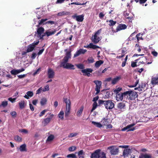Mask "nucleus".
I'll use <instances>...</instances> for the list:
<instances>
[{"label":"nucleus","instance_id":"nucleus-39","mask_svg":"<svg viewBox=\"0 0 158 158\" xmlns=\"http://www.w3.org/2000/svg\"><path fill=\"white\" fill-rule=\"evenodd\" d=\"M102 124L104 125H106L108 124L109 123L108 121V119L105 118H103L101 121Z\"/></svg>","mask_w":158,"mask_h":158},{"label":"nucleus","instance_id":"nucleus-53","mask_svg":"<svg viewBox=\"0 0 158 158\" xmlns=\"http://www.w3.org/2000/svg\"><path fill=\"white\" fill-rule=\"evenodd\" d=\"M76 147L75 146H72L69 148V150L70 152L74 151L76 150Z\"/></svg>","mask_w":158,"mask_h":158},{"label":"nucleus","instance_id":"nucleus-43","mask_svg":"<svg viewBox=\"0 0 158 158\" xmlns=\"http://www.w3.org/2000/svg\"><path fill=\"white\" fill-rule=\"evenodd\" d=\"M76 65L78 69H83L84 68V65L83 64H77Z\"/></svg>","mask_w":158,"mask_h":158},{"label":"nucleus","instance_id":"nucleus-49","mask_svg":"<svg viewBox=\"0 0 158 158\" xmlns=\"http://www.w3.org/2000/svg\"><path fill=\"white\" fill-rule=\"evenodd\" d=\"M27 94L30 97H31L33 95V93L32 91H28L27 93Z\"/></svg>","mask_w":158,"mask_h":158},{"label":"nucleus","instance_id":"nucleus-42","mask_svg":"<svg viewBox=\"0 0 158 158\" xmlns=\"http://www.w3.org/2000/svg\"><path fill=\"white\" fill-rule=\"evenodd\" d=\"M84 155L85 153L83 150H81L78 153V155L79 157L80 156H84Z\"/></svg>","mask_w":158,"mask_h":158},{"label":"nucleus","instance_id":"nucleus-16","mask_svg":"<svg viewBox=\"0 0 158 158\" xmlns=\"http://www.w3.org/2000/svg\"><path fill=\"white\" fill-rule=\"evenodd\" d=\"M44 29L42 27H40L37 29L36 34L38 35L40 38L42 34L44 33Z\"/></svg>","mask_w":158,"mask_h":158},{"label":"nucleus","instance_id":"nucleus-22","mask_svg":"<svg viewBox=\"0 0 158 158\" xmlns=\"http://www.w3.org/2000/svg\"><path fill=\"white\" fill-rule=\"evenodd\" d=\"M69 59L68 58L64 56L63 60V61L61 62L60 64V67H62L63 65H64L68 63V62Z\"/></svg>","mask_w":158,"mask_h":158},{"label":"nucleus","instance_id":"nucleus-62","mask_svg":"<svg viewBox=\"0 0 158 158\" xmlns=\"http://www.w3.org/2000/svg\"><path fill=\"white\" fill-rule=\"evenodd\" d=\"M140 35V34H137L136 35V37H137V40L139 41V40H140V39H142V40H143V39L142 38V37H139V36Z\"/></svg>","mask_w":158,"mask_h":158},{"label":"nucleus","instance_id":"nucleus-47","mask_svg":"<svg viewBox=\"0 0 158 158\" xmlns=\"http://www.w3.org/2000/svg\"><path fill=\"white\" fill-rule=\"evenodd\" d=\"M47 19H42L40 20H39V25H42L43 23L44 22H45L47 20Z\"/></svg>","mask_w":158,"mask_h":158},{"label":"nucleus","instance_id":"nucleus-12","mask_svg":"<svg viewBox=\"0 0 158 158\" xmlns=\"http://www.w3.org/2000/svg\"><path fill=\"white\" fill-rule=\"evenodd\" d=\"M47 74L49 78H53L55 76V72L52 69L49 68L48 70Z\"/></svg>","mask_w":158,"mask_h":158},{"label":"nucleus","instance_id":"nucleus-14","mask_svg":"<svg viewBox=\"0 0 158 158\" xmlns=\"http://www.w3.org/2000/svg\"><path fill=\"white\" fill-rule=\"evenodd\" d=\"M84 16L83 15H75L73 16V19H76L77 21L80 22L83 21L84 19Z\"/></svg>","mask_w":158,"mask_h":158},{"label":"nucleus","instance_id":"nucleus-7","mask_svg":"<svg viewBox=\"0 0 158 158\" xmlns=\"http://www.w3.org/2000/svg\"><path fill=\"white\" fill-rule=\"evenodd\" d=\"M94 82L96 84L95 89L96 92L95 94H97L100 92V89L101 86L102 82L100 81L96 80L94 81Z\"/></svg>","mask_w":158,"mask_h":158},{"label":"nucleus","instance_id":"nucleus-27","mask_svg":"<svg viewBox=\"0 0 158 158\" xmlns=\"http://www.w3.org/2000/svg\"><path fill=\"white\" fill-rule=\"evenodd\" d=\"M26 146L25 144L21 145L19 148V149L21 152L26 151Z\"/></svg>","mask_w":158,"mask_h":158},{"label":"nucleus","instance_id":"nucleus-50","mask_svg":"<svg viewBox=\"0 0 158 158\" xmlns=\"http://www.w3.org/2000/svg\"><path fill=\"white\" fill-rule=\"evenodd\" d=\"M54 138V136L53 135H51L48 137L47 140L48 141H51Z\"/></svg>","mask_w":158,"mask_h":158},{"label":"nucleus","instance_id":"nucleus-51","mask_svg":"<svg viewBox=\"0 0 158 158\" xmlns=\"http://www.w3.org/2000/svg\"><path fill=\"white\" fill-rule=\"evenodd\" d=\"M16 99V98H8L9 101L11 102L12 103L15 102V100Z\"/></svg>","mask_w":158,"mask_h":158},{"label":"nucleus","instance_id":"nucleus-61","mask_svg":"<svg viewBox=\"0 0 158 158\" xmlns=\"http://www.w3.org/2000/svg\"><path fill=\"white\" fill-rule=\"evenodd\" d=\"M152 54L154 56H156L158 55L157 52L155 51H153L151 52Z\"/></svg>","mask_w":158,"mask_h":158},{"label":"nucleus","instance_id":"nucleus-9","mask_svg":"<svg viewBox=\"0 0 158 158\" xmlns=\"http://www.w3.org/2000/svg\"><path fill=\"white\" fill-rule=\"evenodd\" d=\"M93 69L90 68H87L84 69H82L81 71L83 73L84 76H87L88 77H89L91 75L90 73H92L93 72Z\"/></svg>","mask_w":158,"mask_h":158},{"label":"nucleus","instance_id":"nucleus-56","mask_svg":"<svg viewBox=\"0 0 158 158\" xmlns=\"http://www.w3.org/2000/svg\"><path fill=\"white\" fill-rule=\"evenodd\" d=\"M10 114L13 118H15L16 116L17 113L15 111H13L10 112Z\"/></svg>","mask_w":158,"mask_h":158},{"label":"nucleus","instance_id":"nucleus-17","mask_svg":"<svg viewBox=\"0 0 158 158\" xmlns=\"http://www.w3.org/2000/svg\"><path fill=\"white\" fill-rule=\"evenodd\" d=\"M84 47L88 48H90L93 49H96V48H99V47L97 45H94L92 43H90L88 45L84 46Z\"/></svg>","mask_w":158,"mask_h":158},{"label":"nucleus","instance_id":"nucleus-38","mask_svg":"<svg viewBox=\"0 0 158 158\" xmlns=\"http://www.w3.org/2000/svg\"><path fill=\"white\" fill-rule=\"evenodd\" d=\"M98 106V105L96 102H94L93 104V107L91 110V112H92L97 107V106Z\"/></svg>","mask_w":158,"mask_h":158},{"label":"nucleus","instance_id":"nucleus-35","mask_svg":"<svg viewBox=\"0 0 158 158\" xmlns=\"http://www.w3.org/2000/svg\"><path fill=\"white\" fill-rule=\"evenodd\" d=\"M125 105L123 102H120L118 103L117 107L120 109H122L124 107Z\"/></svg>","mask_w":158,"mask_h":158},{"label":"nucleus","instance_id":"nucleus-21","mask_svg":"<svg viewBox=\"0 0 158 158\" xmlns=\"http://www.w3.org/2000/svg\"><path fill=\"white\" fill-rule=\"evenodd\" d=\"M69 13V12H67L65 11H63L61 12H59L57 15L58 16H64L68 15Z\"/></svg>","mask_w":158,"mask_h":158},{"label":"nucleus","instance_id":"nucleus-5","mask_svg":"<svg viewBox=\"0 0 158 158\" xmlns=\"http://www.w3.org/2000/svg\"><path fill=\"white\" fill-rule=\"evenodd\" d=\"M101 29L98 30L95 32L93 38L92 39V41L93 42V43L94 44H96L98 43L100 40V38L98 36V35L100 34L101 32Z\"/></svg>","mask_w":158,"mask_h":158},{"label":"nucleus","instance_id":"nucleus-36","mask_svg":"<svg viewBox=\"0 0 158 158\" xmlns=\"http://www.w3.org/2000/svg\"><path fill=\"white\" fill-rule=\"evenodd\" d=\"M24 103L25 102L23 100L21 101L19 103V105L20 109H23L24 107Z\"/></svg>","mask_w":158,"mask_h":158},{"label":"nucleus","instance_id":"nucleus-20","mask_svg":"<svg viewBox=\"0 0 158 158\" xmlns=\"http://www.w3.org/2000/svg\"><path fill=\"white\" fill-rule=\"evenodd\" d=\"M104 63V61L102 60H99L97 61L95 64V67L96 68H98L99 67L101 64Z\"/></svg>","mask_w":158,"mask_h":158},{"label":"nucleus","instance_id":"nucleus-26","mask_svg":"<svg viewBox=\"0 0 158 158\" xmlns=\"http://www.w3.org/2000/svg\"><path fill=\"white\" fill-rule=\"evenodd\" d=\"M121 78L120 76H118L114 78L112 81V84L114 85Z\"/></svg>","mask_w":158,"mask_h":158},{"label":"nucleus","instance_id":"nucleus-64","mask_svg":"<svg viewBox=\"0 0 158 158\" xmlns=\"http://www.w3.org/2000/svg\"><path fill=\"white\" fill-rule=\"evenodd\" d=\"M36 54L35 53H33L32 54L31 58L32 59H34L35 58Z\"/></svg>","mask_w":158,"mask_h":158},{"label":"nucleus","instance_id":"nucleus-58","mask_svg":"<svg viewBox=\"0 0 158 158\" xmlns=\"http://www.w3.org/2000/svg\"><path fill=\"white\" fill-rule=\"evenodd\" d=\"M42 91V87H41L37 91H36V94H39L41 93V91Z\"/></svg>","mask_w":158,"mask_h":158},{"label":"nucleus","instance_id":"nucleus-41","mask_svg":"<svg viewBox=\"0 0 158 158\" xmlns=\"http://www.w3.org/2000/svg\"><path fill=\"white\" fill-rule=\"evenodd\" d=\"M10 73L12 75H16L19 73L18 70L15 69H13L11 70L10 71Z\"/></svg>","mask_w":158,"mask_h":158},{"label":"nucleus","instance_id":"nucleus-18","mask_svg":"<svg viewBox=\"0 0 158 158\" xmlns=\"http://www.w3.org/2000/svg\"><path fill=\"white\" fill-rule=\"evenodd\" d=\"M99 152V149L96 150L90 156L91 158H98V154Z\"/></svg>","mask_w":158,"mask_h":158},{"label":"nucleus","instance_id":"nucleus-19","mask_svg":"<svg viewBox=\"0 0 158 158\" xmlns=\"http://www.w3.org/2000/svg\"><path fill=\"white\" fill-rule=\"evenodd\" d=\"M152 85H156L158 84V76L156 77H152L151 81Z\"/></svg>","mask_w":158,"mask_h":158},{"label":"nucleus","instance_id":"nucleus-33","mask_svg":"<svg viewBox=\"0 0 158 158\" xmlns=\"http://www.w3.org/2000/svg\"><path fill=\"white\" fill-rule=\"evenodd\" d=\"M83 109L84 107L83 106H81V107L80 110L78 111L77 113V115L78 116L80 117L81 116L83 110Z\"/></svg>","mask_w":158,"mask_h":158},{"label":"nucleus","instance_id":"nucleus-23","mask_svg":"<svg viewBox=\"0 0 158 158\" xmlns=\"http://www.w3.org/2000/svg\"><path fill=\"white\" fill-rule=\"evenodd\" d=\"M98 158H106V154L104 152H101V150L100 149Z\"/></svg>","mask_w":158,"mask_h":158},{"label":"nucleus","instance_id":"nucleus-11","mask_svg":"<svg viewBox=\"0 0 158 158\" xmlns=\"http://www.w3.org/2000/svg\"><path fill=\"white\" fill-rule=\"evenodd\" d=\"M123 96H126V95L124 94V92L123 93H119V92H117L116 93V100L118 101H122L123 99Z\"/></svg>","mask_w":158,"mask_h":158},{"label":"nucleus","instance_id":"nucleus-3","mask_svg":"<svg viewBox=\"0 0 158 158\" xmlns=\"http://www.w3.org/2000/svg\"><path fill=\"white\" fill-rule=\"evenodd\" d=\"M63 101L66 104V110L65 111V117H67L70 114L71 109V102L69 99L64 98Z\"/></svg>","mask_w":158,"mask_h":158},{"label":"nucleus","instance_id":"nucleus-25","mask_svg":"<svg viewBox=\"0 0 158 158\" xmlns=\"http://www.w3.org/2000/svg\"><path fill=\"white\" fill-rule=\"evenodd\" d=\"M139 158H152V156L148 154H141Z\"/></svg>","mask_w":158,"mask_h":158},{"label":"nucleus","instance_id":"nucleus-10","mask_svg":"<svg viewBox=\"0 0 158 158\" xmlns=\"http://www.w3.org/2000/svg\"><path fill=\"white\" fill-rule=\"evenodd\" d=\"M86 49H84L82 48H80L76 52L74 55V57H76L79 56L81 54H84L87 52Z\"/></svg>","mask_w":158,"mask_h":158},{"label":"nucleus","instance_id":"nucleus-30","mask_svg":"<svg viewBox=\"0 0 158 158\" xmlns=\"http://www.w3.org/2000/svg\"><path fill=\"white\" fill-rule=\"evenodd\" d=\"M47 100L46 98H42L40 101V103L42 106H43L46 104Z\"/></svg>","mask_w":158,"mask_h":158},{"label":"nucleus","instance_id":"nucleus-4","mask_svg":"<svg viewBox=\"0 0 158 158\" xmlns=\"http://www.w3.org/2000/svg\"><path fill=\"white\" fill-rule=\"evenodd\" d=\"M107 149L110 150V153L112 155H117L119 152V148L114 146L109 147Z\"/></svg>","mask_w":158,"mask_h":158},{"label":"nucleus","instance_id":"nucleus-6","mask_svg":"<svg viewBox=\"0 0 158 158\" xmlns=\"http://www.w3.org/2000/svg\"><path fill=\"white\" fill-rule=\"evenodd\" d=\"M119 147L123 148H125V149H124L123 150V156L124 157L127 156L131 151V150L130 149L126 148H128L129 146L128 145L119 146Z\"/></svg>","mask_w":158,"mask_h":158},{"label":"nucleus","instance_id":"nucleus-2","mask_svg":"<svg viewBox=\"0 0 158 158\" xmlns=\"http://www.w3.org/2000/svg\"><path fill=\"white\" fill-rule=\"evenodd\" d=\"M124 94L127 96V99L130 100H133L138 97L137 92L132 90H129L124 92Z\"/></svg>","mask_w":158,"mask_h":158},{"label":"nucleus","instance_id":"nucleus-46","mask_svg":"<svg viewBox=\"0 0 158 158\" xmlns=\"http://www.w3.org/2000/svg\"><path fill=\"white\" fill-rule=\"evenodd\" d=\"M87 61L88 63H93L94 62V59L92 57H90L88 58Z\"/></svg>","mask_w":158,"mask_h":158},{"label":"nucleus","instance_id":"nucleus-40","mask_svg":"<svg viewBox=\"0 0 158 158\" xmlns=\"http://www.w3.org/2000/svg\"><path fill=\"white\" fill-rule=\"evenodd\" d=\"M15 140L19 142H21L22 141V138L19 135H16L15 137Z\"/></svg>","mask_w":158,"mask_h":158},{"label":"nucleus","instance_id":"nucleus-29","mask_svg":"<svg viewBox=\"0 0 158 158\" xmlns=\"http://www.w3.org/2000/svg\"><path fill=\"white\" fill-rule=\"evenodd\" d=\"M35 48L31 44H29L27 47V52H32L34 49Z\"/></svg>","mask_w":158,"mask_h":158},{"label":"nucleus","instance_id":"nucleus-32","mask_svg":"<svg viewBox=\"0 0 158 158\" xmlns=\"http://www.w3.org/2000/svg\"><path fill=\"white\" fill-rule=\"evenodd\" d=\"M56 31L55 30L52 31H46V34L47 37H48L54 34L56 32Z\"/></svg>","mask_w":158,"mask_h":158},{"label":"nucleus","instance_id":"nucleus-8","mask_svg":"<svg viewBox=\"0 0 158 158\" xmlns=\"http://www.w3.org/2000/svg\"><path fill=\"white\" fill-rule=\"evenodd\" d=\"M135 124V123H132V124L127 125V126L124 127L122 130V131H124L127 130V131H134L135 129V127H132L134 126Z\"/></svg>","mask_w":158,"mask_h":158},{"label":"nucleus","instance_id":"nucleus-34","mask_svg":"<svg viewBox=\"0 0 158 158\" xmlns=\"http://www.w3.org/2000/svg\"><path fill=\"white\" fill-rule=\"evenodd\" d=\"M64 112L63 111H61L58 114V117L61 120L64 119Z\"/></svg>","mask_w":158,"mask_h":158},{"label":"nucleus","instance_id":"nucleus-44","mask_svg":"<svg viewBox=\"0 0 158 158\" xmlns=\"http://www.w3.org/2000/svg\"><path fill=\"white\" fill-rule=\"evenodd\" d=\"M109 22L110 23L109 24V25L110 26H114L115 25L116 23V21H114L113 20H110L109 21Z\"/></svg>","mask_w":158,"mask_h":158},{"label":"nucleus","instance_id":"nucleus-52","mask_svg":"<svg viewBox=\"0 0 158 158\" xmlns=\"http://www.w3.org/2000/svg\"><path fill=\"white\" fill-rule=\"evenodd\" d=\"M67 157L68 158L71 157V158H77L75 155L74 154H69L67 156Z\"/></svg>","mask_w":158,"mask_h":158},{"label":"nucleus","instance_id":"nucleus-55","mask_svg":"<svg viewBox=\"0 0 158 158\" xmlns=\"http://www.w3.org/2000/svg\"><path fill=\"white\" fill-rule=\"evenodd\" d=\"M51 120V118H46L44 119V122L47 124V123H48Z\"/></svg>","mask_w":158,"mask_h":158},{"label":"nucleus","instance_id":"nucleus-45","mask_svg":"<svg viewBox=\"0 0 158 158\" xmlns=\"http://www.w3.org/2000/svg\"><path fill=\"white\" fill-rule=\"evenodd\" d=\"M78 134L77 133H72L68 135L69 138H71L77 136Z\"/></svg>","mask_w":158,"mask_h":158},{"label":"nucleus","instance_id":"nucleus-24","mask_svg":"<svg viewBox=\"0 0 158 158\" xmlns=\"http://www.w3.org/2000/svg\"><path fill=\"white\" fill-rule=\"evenodd\" d=\"M139 59H136L135 60V61H131V66L132 68H135L139 66L140 65V64H137V61L139 60Z\"/></svg>","mask_w":158,"mask_h":158},{"label":"nucleus","instance_id":"nucleus-37","mask_svg":"<svg viewBox=\"0 0 158 158\" xmlns=\"http://www.w3.org/2000/svg\"><path fill=\"white\" fill-rule=\"evenodd\" d=\"M7 105L8 102L7 101H3L2 102L1 104H0V107L1 106L5 107L7 106Z\"/></svg>","mask_w":158,"mask_h":158},{"label":"nucleus","instance_id":"nucleus-31","mask_svg":"<svg viewBox=\"0 0 158 158\" xmlns=\"http://www.w3.org/2000/svg\"><path fill=\"white\" fill-rule=\"evenodd\" d=\"M92 123L96 127L98 128H101L102 127V125L99 123L96 122L94 121H92Z\"/></svg>","mask_w":158,"mask_h":158},{"label":"nucleus","instance_id":"nucleus-63","mask_svg":"<svg viewBox=\"0 0 158 158\" xmlns=\"http://www.w3.org/2000/svg\"><path fill=\"white\" fill-rule=\"evenodd\" d=\"M39 41H38L37 42H34L32 44H31V45H32L35 48V46L36 45H38V44L39 43Z\"/></svg>","mask_w":158,"mask_h":158},{"label":"nucleus","instance_id":"nucleus-13","mask_svg":"<svg viewBox=\"0 0 158 158\" xmlns=\"http://www.w3.org/2000/svg\"><path fill=\"white\" fill-rule=\"evenodd\" d=\"M61 67H63L64 69H69L74 70L75 69L74 66L73 65L68 63L64 65H63Z\"/></svg>","mask_w":158,"mask_h":158},{"label":"nucleus","instance_id":"nucleus-57","mask_svg":"<svg viewBox=\"0 0 158 158\" xmlns=\"http://www.w3.org/2000/svg\"><path fill=\"white\" fill-rule=\"evenodd\" d=\"M47 111V110H44L42 111H41L40 114H39V116L40 117H41L42 116L44 115L45 114V112Z\"/></svg>","mask_w":158,"mask_h":158},{"label":"nucleus","instance_id":"nucleus-60","mask_svg":"<svg viewBox=\"0 0 158 158\" xmlns=\"http://www.w3.org/2000/svg\"><path fill=\"white\" fill-rule=\"evenodd\" d=\"M27 74H24L23 75H18V77L19 78H22L25 77L26 76Z\"/></svg>","mask_w":158,"mask_h":158},{"label":"nucleus","instance_id":"nucleus-54","mask_svg":"<svg viewBox=\"0 0 158 158\" xmlns=\"http://www.w3.org/2000/svg\"><path fill=\"white\" fill-rule=\"evenodd\" d=\"M65 56L69 59L70 58L71 56V52H67L66 53V55Z\"/></svg>","mask_w":158,"mask_h":158},{"label":"nucleus","instance_id":"nucleus-28","mask_svg":"<svg viewBox=\"0 0 158 158\" xmlns=\"http://www.w3.org/2000/svg\"><path fill=\"white\" fill-rule=\"evenodd\" d=\"M110 93L109 91H104L103 94V98H108L110 97Z\"/></svg>","mask_w":158,"mask_h":158},{"label":"nucleus","instance_id":"nucleus-1","mask_svg":"<svg viewBox=\"0 0 158 158\" xmlns=\"http://www.w3.org/2000/svg\"><path fill=\"white\" fill-rule=\"evenodd\" d=\"M98 106L105 107L107 110H111L114 107V104L112 100H103L99 99L98 100Z\"/></svg>","mask_w":158,"mask_h":158},{"label":"nucleus","instance_id":"nucleus-59","mask_svg":"<svg viewBox=\"0 0 158 158\" xmlns=\"http://www.w3.org/2000/svg\"><path fill=\"white\" fill-rule=\"evenodd\" d=\"M44 48H42L41 50H40L39 51V52H38V53L37 54L39 56L41 55L43 53V52L44 51Z\"/></svg>","mask_w":158,"mask_h":158},{"label":"nucleus","instance_id":"nucleus-15","mask_svg":"<svg viewBox=\"0 0 158 158\" xmlns=\"http://www.w3.org/2000/svg\"><path fill=\"white\" fill-rule=\"evenodd\" d=\"M127 28V26L125 24H120L116 28V31L118 32L120 30L125 29Z\"/></svg>","mask_w":158,"mask_h":158},{"label":"nucleus","instance_id":"nucleus-48","mask_svg":"<svg viewBox=\"0 0 158 158\" xmlns=\"http://www.w3.org/2000/svg\"><path fill=\"white\" fill-rule=\"evenodd\" d=\"M42 91L45 92L46 91H48L49 90V86L48 85L45 86L43 88H42Z\"/></svg>","mask_w":158,"mask_h":158}]
</instances>
